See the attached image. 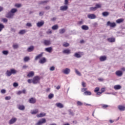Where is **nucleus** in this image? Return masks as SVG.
I'll return each instance as SVG.
<instances>
[{
    "label": "nucleus",
    "mask_w": 125,
    "mask_h": 125,
    "mask_svg": "<svg viewBox=\"0 0 125 125\" xmlns=\"http://www.w3.org/2000/svg\"><path fill=\"white\" fill-rule=\"evenodd\" d=\"M46 123V120L45 119L43 118L38 121V123L36 124V125H43V124H45Z\"/></svg>",
    "instance_id": "f257e3e1"
},
{
    "label": "nucleus",
    "mask_w": 125,
    "mask_h": 125,
    "mask_svg": "<svg viewBox=\"0 0 125 125\" xmlns=\"http://www.w3.org/2000/svg\"><path fill=\"white\" fill-rule=\"evenodd\" d=\"M39 81H40V77H39L38 76H36L34 77L32 80V83H34V84H36L37 83H38Z\"/></svg>",
    "instance_id": "f03ea898"
},
{
    "label": "nucleus",
    "mask_w": 125,
    "mask_h": 125,
    "mask_svg": "<svg viewBox=\"0 0 125 125\" xmlns=\"http://www.w3.org/2000/svg\"><path fill=\"white\" fill-rule=\"evenodd\" d=\"M29 103H30V104H36L37 103V99H36V98H31L28 100Z\"/></svg>",
    "instance_id": "7ed1b4c3"
},
{
    "label": "nucleus",
    "mask_w": 125,
    "mask_h": 125,
    "mask_svg": "<svg viewBox=\"0 0 125 125\" xmlns=\"http://www.w3.org/2000/svg\"><path fill=\"white\" fill-rule=\"evenodd\" d=\"M70 72H71V70L68 68H66L62 70V73L65 74V75H69V74H70Z\"/></svg>",
    "instance_id": "20e7f679"
},
{
    "label": "nucleus",
    "mask_w": 125,
    "mask_h": 125,
    "mask_svg": "<svg viewBox=\"0 0 125 125\" xmlns=\"http://www.w3.org/2000/svg\"><path fill=\"white\" fill-rule=\"evenodd\" d=\"M68 6L63 5V6H61L60 7V9L61 11H66V10H68Z\"/></svg>",
    "instance_id": "39448f33"
},
{
    "label": "nucleus",
    "mask_w": 125,
    "mask_h": 125,
    "mask_svg": "<svg viewBox=\"0 0 125 125\" xmlns=\"http://www.w3.org/2000/svg\"><path fill=\"white\" fill-rule=\"evenodd\" d=\"M13 16H14V14H13L11 12H9L6 16V18L12 19L13 18Z\"/></svg>",
    "instance_id": "423d86ee"
},
{
    "label": "nucleus",
    "mask_w": 125,
    "mask_h": 125,
    "mask_svg": "<svg viewBox=\"0 0 125 125\" xmlns=\"http://www.w3.org/2000/svg\"><path fill=\"white\" fill-rule=\"evenodd\" d=\"M87 18L89 19H95L96 18V16L94 14H89L87 15Z\"/></svg>",
    "instance_id": "0eeeda50"
},
{
    "label": "nucleus",
    "mask_w": 125,
    "mask_h": 125,
    "mask_svg": "<svg viewBox=\"0 0 125 125\" xmlns=\"http://www.w3.org/2000/svg\"><path fill=\"white\" fill-rule=\"evenodd\" d=\"M43 43L44 45H46V46H48L51 44V42L50 40H44Z\"/></svg>",
    "instance_id": "6e6552de"
},
{
    "label": "nucleus",
    "mask_w": 125,
    "mask_h": 125,
    "mask_svg": "<svg viewBox=\"0 0 125 125\" xmlns=\"http://www.w3.org/2000/svg\"><path fill=\"white\" fill-rule=\"evenodd\" d=\"M107 26H110L111 28H114V27H116V23L115 22L112 23L110 21H108L107 22Z\"/></svg>",
    "instance_id": "1a4fd4ad"
},
{
    "label": "nucleus",
    "mask_w": 125,
    "mask_h": 125,
    "mask_svg": "<svg viewBox=\"0 0 125 125\" xmlns=\"http://www.w3.org/2000/svg\"><path fill=\"white\" fill-rule=\"evenodd\" d=\"M16 121H17V118H13L9 121V125H13V124L16 122Z\"/></svg>",
    "instance_id": "9d476101"
},
{
    "label": "nucleus",
    "mask_w": 125,
    "mask_h": 125,
    "mask_svg": "<svg viewBox=\"0 0 125 125\" xmlns=\"http://www.w3.org/2000/svg\"><path fill=\"white\" fill-rule=\"evenodd\" d=\"M115 74L118 77H122L123 76V71L118 70L116 72Z\"/></svg>",
    "instance_id": "9b49d317"
},
{
    "label": "nucleus",
    "mask_w": 125,
    "mask_h": 125,
    "mask_svg": "<svg viewBox=\"0 0 125 125\" xmlns=\"http://www.w3.org/2000/svg\"><path fill=\"white\" fill-rule=\"evenodd\" d=\"M56 106H57L58 108H60L61 109H62V108H64V105L60 103H58L56 104Z\"/></svg>",
    "instance_id": "f8f14e48"
},
{
    "label": "nucleus",
    "mask_w": 125,
    "mask_h": 125,
    "mask_svg": "<svg viewBox=\"0 0 125 125\" xmlns=\"http://www.w3.org/2000/svg\"><path fill=\"white\" fill-rule=\"evenodd\" d=\"M44 24V21H39L37 23V27H39V28H41V27H42V26H43V24Z\"/></svg>",
    "instance_id": "ddd939ff"
},
{
    "label": "nucleus",
    "mask_w": 125,
    "mask_h": 125,
    "mask_svg": "<svg viewBox=\"0 0 125 125\" xmlns=\"http://www.w3.org/2000/svg\"><path fill=\"white\" fill-rule=\"evenodd\" d=\"M46 62V59L45 58H42L39 61V63L40 64H44Z\"/></svg>",
    "instance_id": "4468645a"
},
{
    "label": "nucleus",
    "mask_w": 125,
    "mask_h": 125,
    "mask_svg": "<svg viewBox=\"0 0 125 125\" xmlns=\"http://www.w3.org/2000/svg\"><path fill=\"white\" fill-rule=\"evenodd\" d=\"M18 109L21 111H24V110H25V106L23 105H19L18 106Z\"/></svg>",
    "instance_id": "2eb2a0df"
},
{
    "label": "nucleus",
    "mask_w": 125,
    "mask_h": 125,
    "mask_svg": "<svg viewBox=\"0 0 125 125\" xmlns=\"http://www.w3.org/2000/svg\"><path fill=\"white\" fill-rule=\"evenodd\" d=\"M45 50L49 53H51L52 52V47H47L45 49Z\"/></svg>",
    "instance_id": "dca6fc26"
},
{
    "label": "nucleus",
    "mask_w": 125,
    "mask_h": 125,
    "mask_svg": "<svg viewBox=\"0 0 125 125\" xmlns=\"http://www.w3.org/2000/svg\"><path fill=\"white\" fill-rule=\"evenodd\" d=\"M118 109L120 111H123L125 110V106L120 105L118 106Z\"/></svg>",
    "instance_id": "f3484780"
},
{
    "label": "nucleus",
    "mask_w": 125,
    "mask_h": 125,
    "mask_svg": "<svg viewBox=\"0 0 125 125\" xmlns=\"http://www.w3.org/2000/svg\"><path fill=\"white\" fill-rule=\"evenodd\" d=\"M107 59V57L106 56H102L100 58V60L102 62L103 61H105V60Z\"/></svg>",
    "instance_id": "a211bd4d"
},
{
    "label": "nucleus",
    "mask_w": 125,
    "mask_h": 125,
    "mask_svg": "<svg viewBox=\"0 0 125 125\" xmlns=\"http://www.w3.org/2000/svg\"><path fill=\"white\" fill-rule=\"evenodd\" d=\"M42 55H43V53H42L41 54H40L39 55H37L35 59V60H36V61H37V60H38V59H40V58H41V57H42Z\"/></svg>",
    "instance_id": "6ab92c4d"
},
{
    "label": "nucleus",
    "mask_w": 125,
    "mask_h": 125,
    "mask_svg": "<svg viewBox=\"0 0 125 125\" xmlns=\"http://www.w3.org/2000/svg\"><path fill=\"white\" fill-rule=\"evenodd\" d=\"M122 88V86L121 85H115L114 86V89L115 90H119V89H121Z\"/></svg>",
    "instance_id": "aec40b11"
},
{
    "label": "nucleus",
    "mask_w": 125,
    "mask_h": 125,
    "mask_svg": "<svg viewBox=\"0 0 125 125\" xmlns=\"http://www.w3.org/2000/svg\"><path fill=\"white\" fill-rule=\"evenodd\" d=\"M64 54H70L71 53V50L69 49H65L62 51Z\"/></svg>",
    "instance_id": "412c9836"
},
{
    "label": "nucleus",
    "mask_w": 125,
    "mask_h": 125,
    "mask_svg": "<svg viewBox=\"0 0 125 125\" xmlns=\"http://www.w3.org/2000/svg\"><path fill=\"white\" fill-rule=\"evenodd\" d=\"M34 74L35 73L34 71H31L27 74V77H28V78H32V77H34Z\"/></svg>",
    "instance_id": "4be33fe9"
},
{
    "label": "nucleus",
    "mask_w": 125,
    "mask_h": 125,
    "mask_svg": "<svg viewBox=\"0 0 125 125\" xmlns=\"http://www.w3.org/2000/svg\"><path fill=\"white\" fill-rule=\"evenodd\" d=\"M81 28H82V30H84L85 31H86V30H88V29H89L88 26L86 25H82Z\"/></svg>",
    "instance_id": "5701e85b"
},
{
    "label": "nucleus",
    "mask_w": 125,
    "mask_h": 125,
    "mask_svg": "<svg viewBox=\"0 0 125 125\" xmlns=\"http://www.w3.org/2000/svg\"><path fill=\"white\" fill-rule=\"evenodd\" d=\"M107 41L109 42H116V39H115L114 38H108Z\"/></svg>",
    "instance_id": "b1692460"
},
{
    "label": "nucleus",
    "mask_w": 125,
    "mask_h": 125,
    "mask_svg": "<svg viewBox=\"0 0 125 125\" xmlns=\"http://www.w3.org/2000/svg\"><path fill=\"white\" fill-rule=\"evenodd\" d=\"M46 114L44 113H41L40 114L37 115V118H42V117H45Z\"/></svg>",
    "instance_id": "393cba45"
},
{
    "label": "nucleus",
    "mask_w": 125,
    "mask_h": 125,
    "mask_svg": "<svg viewBox=\"0 0 125 125\" xmlns=\"http://www.w3.org/2000/svg\"><path fill=\"white\" fill-rule=\"evenodd\" d=\"M110 13L108 12H104L102 13L103 16L104 17H107V16H109Z\"/></svg>",
    "instance_id": "a878e982"
},
{
    "label": "nucleus",
    "mask_w": 125,
    "mask_h": 125,
    "mask_svg": "<svg viewBox=\"0 0 125 125\" xmlns=\"http://www.w3.org/2000/svg\"><path fill=\"white\" fill-rule=\"evenodd\" d=\"M33 50H34V46H31L27 49V51H28V52H32Z\"/></svg>",
    "instance_id": "bb28decb"
},
{
    "label": "nucleus",
    "mask_w": 125,
    "mask_h": 125,
    "mask_svg": "<svg viewBox=\"0 0 125 125\" xmlns=\"http://www.w3.org/2000/svg\"><path fill=\"white\" fill-rule=\"evenodd\" d=\"M74 56V57H76V58H81V57H82V55L79 54V53H75Z\"/></svg>",
    "instance_id": "cd10ccee"
},
{
    "label": "nucleus",
    "mask_w": 125,
    "mask_h": 125,
    "mask_svg": "<svg viewBox=\"0 0 125 125\" xmlns=\"http://www.w3.org/2000/svg\"><path fill=\"white\" fill-rule=\"evenodd\" d=\"M66 32V29L64 28L61 29L59 30V33L61 35H62V34H64Z\"/></svg>",
    "instance_id": "c85d7f7f"
},
{
    "label": "nucleus",
    "mask_w": 125,
    "mask_h": 125,
    "mask_svg": "<svg viewBox=\"0 0 125 125\" xmlns=\"http://www.w3.org/2000/svg\"><path fill=\"white\" fill-rule=\"evenodd\" d=\"M58 28H59V27L58 26V25H57V24L54 25V26H53L52 27V30H54V31L58 30Z\"/></svg>",
    "instance_id": "c756f323"
},
{
    "label": "nucleus",
    "mask_w": 125,
    "mask_h": 125,
    "mask_svg": "<svg viewBox=\"0 0 125 125\" xmlns=\"http://www.w3.org/2000/svg\"><path fill=\"white\" fill-rule=\"evenodd\" d=\"M10 71L12 75H15L16 74H17V71L14 69H10Z\"/></svg>",
    "instance_id": "7c9ffc66"
},
{
    "label": "nucleus",
    "mask_w": 125,
    "mask_h": 125,
    "mask_svg": "<svg viewBox=\"0 0 125 125\" xmlns=\"http://www.w3.org/2000/svg\"><path fill=\"white\" fill-rule=\"evenodd\" d=\"M124 19H118L117 21H116V23H118V24H120L121 23H123V22H124Z\"/></svg>",
    "instance_id": "2f4dec72"
},
{
    "label": "nucleus",
    "mask_w": 125,
    "mask_h": 125,
    "mask_svg": "<svg viewBox=\"0 0 125 125\" xmlns=\"http://www.w3.org/2000/svg\"><path fill=\"white\" fill-rule=\"evenodd\" d=\"M6 75L7 76V77H10V76H11L12 74L11 73V70H7L6 72Z\"/></svg>",
    "instance_id": "473e14b6"
},
{
    "label": "nucleus",
    "mask_w": 125,
    "mask_h": 125,
    "mask_svg": "<svg viewBox=\"0 0 125 125\" xmlns=\"http://www.w3.org/2000/svg\"><path fill=\"white\" fill-rule=\"evenodd\" d=\"M38 112H39V109H34L31 112V114H32V115H36V114H38Z\"/></svg>",
    "instance_id": "72a5a7b5"
},
{
    "label": "nucleus",
    "mask_w": 125,
    "mask_h": 125,
    "mask_svg": "<svg viewBox=\"0 0 125 125\" xmlns=\"http://www.w3.org/2000/svg\"><path fill=\"white\" fill-rule=\"evenodd\" d=\"M17 11H18L17 9L13 8L11 10L10 12H11V13H12L13 14H14V13H16Z\"/></svg>",
    "instance_id": "f704fd0d"
},
{
    "label": "nucleus",
    "mask_w": 125,
    "mask_h": 125,
    "mask_svg": "<svg viewBox=\"0 0 125 125\" xmlns=\"http://www.w3.org/2000/svg\"><path fill=\"white\" fill-rule=\"evenodd\" d=\"M24 62H28V61H30V57H25L23 59Z\"/></svg>",
    "instance_id": "c9c22d12"
},
{
    "label": "nucleus",
    "mask_w": 125,
    "mask_h": 125,
    "mask_svg": "<svg viewBox=\"0 0 125 125\" xmlns=\"http://www.w3.org/2000/svg\"><path fill=\"white\" fill-rule=\"evenodd\" d=\"M84 95H91V92L90 91H86L83 93Z\"/></svg>",
    "instance_id": "e433bc0d"
},
{
    "label": "nucleus",
    "mask_w": 125,
    "mask_h": 125,
    "mask_svg": "<svg viewBox=\"0 0 125 125\" xmlns=\"http://www.w3.org/2000/svg\"><path fill=\"white\" fill-rule=\"evenodd\" d=\"M19 34L20 35H24V34H26V30H21L19 32Z\"/></svg>",
    "instance_id": "4c0bfd02"
},
{
    "label": "nucleus",
    "mask_w": 125,
    "mask_h": 125,
    "mask_svg": "<svg viewBox=\"0 0 125 125\" xmlns=\"http://www.w3.org/2000/svg\"><path fill=\"white\" fill-rule=\"evenodd\" d=\"M15 7H17L18 8H20L22 6V4L20 3H16L15 4Z\"/></svg>",
    "instance_id": "58836bf2"
},
{
    "label": "nucleus",
    "mask_w": 125,
    "mask_h": 125,
    "mask_svg": "<svg viewBox=\"0 0 125 125\" xmlns=\"http://www.w3.org/2000/svg\"><path fill=\"white\" fill-rule=\"evenodd\" d=\"M75 73L76 74H77L78 75V76H82V74H81V72H80V71H79V70H78V69H75Z\"/></svg>",
    "instance_id": "ea45409f"
},
{
    "label": "nucleus",
    "mask_w": 125,
    "mask_h": 125,
    "mask_svg": "<svg viewBox=\"0 0 125 125\" xmlns=\"http://www.w3.org/2000/svg\"><path fill=\"white\" fill-rule=\"evenodd\" d=\"M19 47V45H18V44H14L13 45V47L14 49H17V48H18Z\"/></svg>",
    "instance_id": "a19ab883"
},
{
    "label": "nucleus",
    "mask_w": 125,
    "mask_h": 125,
    "mask_svg": "<svg viewBox=\"0 0 125 125\" xmlns=\"http://www.w3.org/2000/svg\"><path fill=\"white\" fill-rule=\"evenodd\" d=\"M69 114L70 116H74L75 113L71 109L68 110Z\"/></svg>",
    "instance_id": "79ce46f5"
},
{
    "label": "nucleus",
    "mask_w": 125,
    "mask_h": 125,
    "mask_svg": "<svg viewBox=\"0 0 125 125\" xmlns=\"http://www.w3.org/2000/svg\"><path fill=\"white\" fill-rule=\"evenodd\" d=\"M96 7H91L89 8V10L90 11H95L96 10Z\"/></svg>",
    "instance_id": "37998d69"
},
{
    "label": "nucleus",
    "mask_w": 125,
    "mask_h": 125,
    "mask_svg": "<svg viewBox=\"0 0 125 125\" xmlns=\"http://www.w3.org/2000/svg\"><path fill=\"white\" fill-rule=\"evenodd\" d=\"M2 53L3 54V55H7L8 54V51L3 50L2 51Z\"/></svg>",
    "instance_id": "c03bdc74"
},
{
    "label": "nucleus",
    "mask_w": 125,
    "mask_h": 125,
    "mask_svg": "<svg viewBox=\"0 0 125 125\" xmlns=\"http://www.w3.org/2000/svg\"><path fill=\"white\" fill-rule=\"evenodd\" d=\"M4 25L1 23H0V32H1L2 31V29H4Z\"/></svg>",
    "instance_id": "a18cd8bd"
},
{
    "label": "nucleus",
    "mask_w": 125,
    "mask_h": 125,
    "mask_svg": "<svg viewBox=\"0 0 125 125\" xmlns=\"http://www.w3.org/2000/svg\"><path fill=\"white\" fill-rule=\"evenodd\" d=\"M48 97L49 99H52V98L54 97V95L53 94H50L48 95Z\"/></svg>",
    "instance_id": "49530a36"
},
{
    "label": "nucleus",
    "mask_w": 125,
    "mask_h": 125,
    "mask_svg": "<svg viewBox=\"0 0 125 125\" xmlns=\"http://www.w3.org/2000/svg\"><path fill=\"white\" fill-rule=\"evenodd\" d=\"M62 45L64 47H68V46L70 45V44H69V43L65 42V43H64Z\"/></svg>",
    "instance_id": "de8ad7c7"
},
{
    "label": "nucleus",
    "mask_w": 125,
    "mask_h": 125,
    "mask_svg": "<svg viewBox=\"0 0 125 125\" xmlns=\"http://www.w3.org/2000/svg\"><path fill=\"white\" fill-rule=\"evenodd\" d=\"M95 7H96V9H97V8H101V5L98 3H97L96 4Z\"/></svg>",
    "instance_id": "09e8293b"
},
{
    "label": "nucleus",
    "mask_w": 125,
    "mask_h": 125,
    "mask_svg": "<svg viewBox=\"0 0 125 125\" xmlns=\"http://www.w3.org/2000/svg\"><path fill=\"white\" fill-rule=\"evenodd\" d=\"M77 105H78V106H83V103H82L80 101H78L77 102Z\"/></svg>",
    "instance_id": "8fccbe9b"
},
{
    "label": "nucleus",
    "mask_w": 125,
    "mask_h": 125,
    "mask_svg": "<svg viewBox=\"0 0 125 125\" xmlns=\"http://www.w3.org/2000/svg\"><path fill=\"white\" fill-rule=\"evenodd\" d=\"M68 3H69V0H64V4L65 5H68Z\"/></svg>",
    "instance_id": "3c124183"
},
{
    "label": "nucleus",
    "mask_w": 125,
    "mask_h": 125,
    "mask_svg": "<svg viewBox=\"0 0 125 125\" xmlns=\"http://www.w3.org/2000/svg\"><path fill=\"white\" fill-rule=\"evenodd\" d=\"M99 87H96L94 90L95 92H98V91H99Z\"/></svg>",
    "instance_id": "603ef678"
},
{
    "label": "nucleus",
    "mask_w": 125,
    "mask_h": 125,
    "mask_svg": "<svg viewBox=\"0 0 125 125\" xmlns=\"http://www.w3.org/2000/svg\"><path fill=\"white\" fill-rule=\"evenodd\" d=\"M54 70H55V67H54V66H51L50 68V71H54Z\"/></svg>",
    "instance_id": "864d4df0"
},
{
    "label": "nucleus",
    "mask_w": 125,
    "mask_h": 125,
    "mask_svg": "<svg viewBox=\"0 0 125 125\" xmlns=\"http://www.w3.org/2000/svg\"><path fill=\"white\" fill-rule=\"evenodd\" d=\"M5 100H10L11 99V97L7 96L5 98Z\"/></svg>",
    "instance_id": "5fc2aeb1"
},
{
    "label": "nucleus",
    "mask_w": 125,
    "mask_h": 125,
    "mask_svg": "<svg viewBox=\"0 0 125 125\" xmlns=\"http://www.w3.org/2000/svg\"><path fill=\"white\" fill-rule=\"evenodd\" d=\"M2 21L4 23H7V19H5V18H4V19H2Z\"/></svg>",
    "instance_id": "6e6d98bb"
},
{
    "label": "nucleus",
    "mask_w": 125,
    "mask_h": 125,
    "mask_svg": "<svg viewBox=\"0 0 125 125\" xmlns=\"http://www.w3.org/2000/svg\"><path fill=\"white\" fill-rule=\"evenodd\" d=\"M13 86H14L15 87H17V86H18V83H13Z\"/></svg>",
    "instance_id": "4d7b16f0"
},
{
    "label": "nucleus",
    "mask_w": 125,
    "mask_h": 125,
    "mask_svg": "<svg viewBox=\"0 0 125 125\" xmlns=\"http://www.w3.org/2000/svg\"><path fill=\"white\" fill-rule=\"evenodd\" d=\"M44 14V12H43V11L40 12L39 13L40 16H42V15H43Z\"/></svg>",
    "instance_id": "13d9d810"
},
{
    "label": "nucleus",
    "mask_w": 125,
    "mask_h": 125,
    "mask_svg": "<svg viewBox=\"0 0 125 125\" xmlns=\"http://www.w3.org/2000/svg\"><path fill=\"white\" fill-rule=\"evenodd\" d=\"M87 90L86 88H83L81 89L82 92H84V91H86Z\"/></svg>",
    "instance_id": "bf43d9fd"
},
{
    "label": "nucleus",
    "mask_w": 125,
    "mask_h": 125,
    "mask_svg": "<svg viewBox=\"0 0 125 125\" xmlns=\"http://www.w3.org/2000/svg\"><path fill=\"white\" fill-rule=\"evenodd\" d=\"M5 92H6V91L5 90V89H2L1 90V93H2V94H4Z\"/></svg>",
    "instance_id": "052dcab7"
},
{
    "label": "nucleus",
    "mask_w": 125,
    "mask_h": 125,
    "mask_svg": "<svg viewBox=\"0 0 125 125\" xmlns=\"http://www.w3.org/2000/svg\"><path fill=\"white\" fill-rule=\"evenodd\" d=\"M78 24H79V25H83V21L81 20V21H79Z\"/></svg>",
    "instance_id": "680f3d73"
},
{
    "label": "nucleus",
    "mask_w": 125,
    "mask_h": 125,
    "mask_svg": "<svg viewBox=\"0 0 125 125\" xmlns=\"http://www.w3.org/2000/svg\"><path fill=\"white\" fill-rule=\"evenodd\" d=\"M45 9H46V10H49V9H50V6H47L45 7Z\"/></svg>",
    "instance_id": "e2e57ef3"
},
{
    "label": "nucleus",
    "mask_w": 125,
    "mask_h": 125,
    "mask_svg": "<svg viewBox=\"0 0 125 125\" xmlns=\"http://www.w3.org/2000/svg\"><path fill=\"white\" fill-rule=\"evenodd\" d=\"M43 3H47V1H42L40 2V4H43Z\"/></svg>",
    "instance_id": "0e129e2a"
},
{
    "label": "nucleus",
    "mask_w": 125,
    "mask_h": 125,
    "mask_svg": "<svg viewBox=\"0 0 125 125\" xmlns=\"http://www.w3.org/2000/svg\"><path fill=\"white\" fill-rule=\"evenodd\" d=\"M26 26H27V27H32V23H26Z\"/></svg>",
    "instance_id": "69168bd1"
},
{
    "label": "nucleus",
    "mask_w": 125,
    "mask_h": 125,
    "mask_svg": "<svg viewBox=\"0 0 125 125\" xmlns=\"http://www.w3.org/2000/svg\"><path fill=\"white\" fill-rule=\"evenodd\" d=\"M82 86H83V87H85V86H86L85 83L82 82Z\"/></svg>",
    "instance_id": "338daca9"
},
{
    "label": "nucleus",
    "mask_w": 125,
    "mask_h": 125,
    "mask_svg": "<svg viewBox=\"0 0 125 125\" xmlns=\"http://www.w3.org/2000/svg\"><path fill=\"white\" fill-rule=\"evenodd\" d=\"M52 33V31H51V30L49 29L47 31V34H51Z\"/></svg>",
    "instance_id": "774afa93"
}]
</instances>
